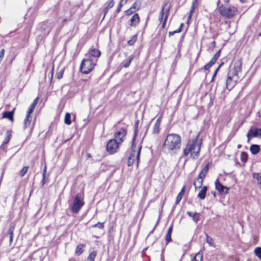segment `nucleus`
<instances>
[{
  "label": "nucleus",
  "instance_id": "nucleus-1",
  "mask_svg": "<svg viewBox=\"0 0 261 261\" xmlns=\"http://www.w3.org/2000/svg\"><path fill=\"white\" fill-rule=\"evenodd\" d=\"M181 142V137L179 134H168L163 144V150L168 153H175L180 149Z\"/></svg>",
  "mask_w": 261,
  "mask_h": 261
},
{
  "label": "nucleus",
  "instance_id": "nucleus-2",
  "mask_svg": "<svg viewBox=\"0 0 261 261\" xmlns=\"http://www.w3.org/2000/svg\"><path fill=\"white\" fill-rule=\"evenodd\" d=\"M202 141L198 139V135L194 138L189 139L183 149L182 156L189 155L190 159L195 160L199 157L201 150Z\"/></svg>",
  "mask_w": 261,
  "mask_h": 261
},
{
  "label": "nucleus",
  "instance_id": "nucleus-3",
  "mask_svg": "<svg viewBox=\"0 0 261 261\" xmlns=\"http://www.w3.org/2000/svg\"><path fill=\"white\" fill-rule=\"evenodd\" d=\"M210 164L211 163H208L203 167V168L198 174L197 177L195 179L193 182V185L195 189L202 188L198 194V198L202 200L205 198L206 192L207 190V188L206 186H203L202 187V186L203 180L208 173Z\"/></svg>",
  "mask_w": 261,
  "mask_h": 261
},
{
  "label": "nucleus",
  "instance_id": "nucleus-4",
  "mask_svg": "<svg viewBox=\"0 0 261 261\" xmlns=\"http://www.w3.org/2000/svg\"><path fill=\"white\" fill-rule=\"evenodd\" d=\"M142 145L140 144L137 147L135 142H131L129 155L127 159V165L128 167L132 166L136 161V167H138L140 163V153L142 149Z\"/></svg>",
  "mask_w": 261,
  "mask_h": 261
},
{
  "label": "nucleus",
  "instance_id": "nucleus-5",
  "mask_svg": "<svg viewBox=\"0 0 261 261\" xmlns=\"http://www.w3.org/2000/svg\"><path fill=\"white\" fill-rule=\"evenodd\" d=\"M219 14L226 19L233 18L239 13V9L237 7L233 5L224 6L221 5L218 8Z\"/></svg>",
  "mask_w": 261,
  "mask_h": 261
},
{
  "label": "nucleus",
  "instance_id": "nucleus-6",
  "mask_svg": "<svg viewBox=\"0 0 261 261\" xmlns=\"http://www.w3.org/2000/svg\"><path fill=\"white\" fill-rule=\"evenodd\" d=\"M84 205L85 201L84 192H82V193H77L75 196L72 204L70 207L71 211L73 214H77Z\"/></svg>",
  "mask_w": 261,
  "mask_h": 261
},
{
  "label": "nucleus",
  "instance_id": "nucleus-7",
  "mask_svg": "<svg viewBox=\"0 0 261 261\" xmlns=\"http://www.w3.org/2000/svg\"><path fill=\"white\" fill-rule=\"evenodd\" d=\"M96 65V63L94 62L91 58L83 59L80 66V71L84 74H87L91 72Z\"/></svg>",
  "mask_w": 261,
  "mask_h": 261
},
{
  "label": "nucleus",
  "instance_id": "nucleus-8",
  "mask_svg": "<svg viewBox=\"0 0 261 261\" xmlns=\"http://www.w3.org/2000/svg\"><path fill=\"white\" fill-rule=\"evenodd\" d=\"M116 140V139H111L107 142L106 149L109 154H114L118 151L121 144Z\"/></svg>",
  "mask_w": 261,
  "mask_h": 261
},
{
  "label": "nucleus",
  "instance_id": "nucleus-9",
  "mask_svg": "<svg viewBox=\"0 0 261 261\" xmlns=\"http://www.w3.org/2000/svg\"><path fill=\"white\" fill-rule=\"evenodd\" d=\"M127 126L125 125L118 129L114 134L113 139H117L116 141L122 144L125 140L127 134Z\"/></svg>",
  "mask_w": 261,
  "mask_h": 261
},
{
  "label": "nucleus",
  "instance_id": "nucleus-10",
  "mask_svg": "<svg viewBox=\"0 0 261 261\" xmlns=\"http://www.w3.org/2000/svg\"><path fill=\"white\" fill-rule=\"evenodd\" d=\"M242 59H240L234 62V66L232 69V72L230 74L232 76H235V79L238 81L239 79V73L242 72Z\"/></svg>",
  "mask_w": 261,
  "mask_h": 261
},
{
  "label": "nucleus",
  "instance_id": "nucleus-11",
  "mask_svg": "<svg viewBox=\"0 0 261 261\" xmlns=\"http://www.w3.org/2000/svg\"><path fill=\"white\" fill-rule=\"evenodd\" d=\"M247 142H249L250 140L253 138H261V128H251L247 134Z\"/></svg>",
  "mask_w": 261,
  "mask_h": 261
},
{
  "label": "nucleus",
  "instance_id": "nucleus-12",
  "mask_svg": "<svg viewBox=\"0 0 261 261\" xmlns=\"http://www.w3.org/2000/svg\"><path fill=\"white\" fill-rule=\"evenodd\" d=\"M141 18L138 13H135L129 20V25L130 27L136 28L140 22Z\"/></svg>",
  "mask_w": 261,
  "mask_h": 261
},
{
  "label": "nucleus",
  "instance_id": "nucleus-13",
  "mask_svg": "<svg viewBox=\"0 0 261 261\" xmlns=\"http://www.w3.org/2000/svg\"><path fill=\"white\" fill-rule=\"evenodd\" d=\"M216 189L222 194L223 193L227 194L229 191V188L223 186L218 179H217L215 183Z\"/></svg>",
  "mask_w": 261,
  "mask_h": 261
},
{
  "label": "nucleus",
  "instance_id": "nucleus-14",
  "mask_svg": "<svg viewBox=\"0 0 261 261\" xmlns=\"http://www.w3.org/2000/svg\"><path fill=\"white\" fill-rule=\"evenodd\" d=\"M237 81L235 79V76L229 74L226 81V86L227 89L230 90L235 86Z\"/></svg>",
  "mask_w": 261,
  "mask_h": 261
},
{
  "label": "nucleus",
  "instance_id": "nucleus-15",
  "mask_svg": "<svg viewBox=\"0 0 261 261\" xmlns=\"http://www.w3.org/2000/svg\"><path fill=\"white\" fill-rule=\"evenodd\" d=\"M173 223H171L169 227L167 233L166 234L165 239L166 241V245H167L169 243L171 242L172 241V238H171V234L173 231Z\"/></svg>",
  "mask_w": 261,
  "mask_h": 261
},
{
  "label": "nucleus",
  "instance_id": "nucleus-16",
  "mask_svg": "<svg viewBox=\"0 0 261 261\" xmlns=\"http://www.w3.org/2000/svg\"><path fill=\"white\" fill-rule=\"evenodd\" d=\"M162 119V115L160 116L154 125L152 129V133L154 134H158L160 132V125Z\"/></svg>",
  "mask_w": 261,
  "mask_h": 261
},
{
  "label": "nucleus",
  "instance_id": "nucleus-17",
  "mask_svg": "<svg viewBox=\"0 0 261 261\" xmlns=\"http://www.w3.org/2000/svg\"><path fill=\"white\" fill-rule=\"evenodd\" d=\"M197 2V0H194L192 3V7H191V10L190 11L189 16H188V18H187V24L188 25L190 23V21L191 20L193 14L195 10Z\"/></svg>",
  "mask_w": 261,
  "mask_h": 261
},
{
  "label": "nucleus",
  "instance_id": "nucleus-18",
  "mask_svg": "<svg viewBox=\"0 0 261 261\" xmlns=\"http://www.w3.org/2000/svg\"><path fill=\"white\" fill-rule=\"evenodd\" d=\"M90 57L99 58L101 55V51L97 48H91L88 50Z\"/></svg>",
  "mask_w": 261,
  "mask_h": 261
},
{
  "label": "nucleus",
  "instance_id": "nucleus-19",
  "mask_svg": "<svg viewBox=\"0 0 261 261\" xmlns=\"http://www.w3.org/2000/svg\"><path fill=\"white\" fill-rule=\"evenodd\" d=\"M15 228V224H12L8 230V234L9 236V245H11L13 242V236H14V231Z\"/></svg>",
  "mask_w": 261,
  "mask_h": 261
},
{
  "label": "nucleus",
  "instance_id": "nucleus-20",
  "mask_svg": "<svg viewBox=\"0 0 261 261\" xmlns=\"http://www.w3.org/2000/svg\"><path fill=\"white\" fill-rule=\"evenodd\" d=\"M86 245L83 244H80L77 245L75 250V254L77 256L81 255L84 251Z\"/></svg>",
  "mask_w": 261,
  "mask_h": 261
},
{
  "label": "nucleus",
  "instance_id": "nucleus-21",
  "mask_svg": "<svg viewBox=\"0 0 261 261\" xmlns=\"http://www.w3.org/2000/svg\"><path fill=\"white\" fill-rule=\"evenodd\" d=\"M115 5V1L114 0H109V3H108L107 6L103 10V16L102 17V19L105 18L106 17V15L108 13L109 10L111 9L114 7Z\"/></svg>",
  "mask_w": 261,
  "mask_h": 261
},
{
  "label": "nucleus",
  "instance_id": "nucleus-22",
  "mask_svg": "<svg viewBox=\"0 0 261 261\" xmlns=\"http://www.w3.org/2000/svg\"><path fill=\"white\" fill-rule=\"evenodd\" d=\"M14 110L11 111H5L3 113V118H7L11 121H14Z\"/></svg>",
  "mask_w": 261,
  "mask_h": 261
},
{
  "label": "nucleus",
  "instance_id": "nucleus-23",
  "mask_svg": "<svg viewBox=\"0 0 261 261\" xmlns=\"http://www.w3.org/2000/svg\"><path fill=\"white\" fill-rule=\"evenodd\" d=\"M168 2H166L164 4V5L162 7L161 10L159 15L158 19L160 23H161L164 20V17L166 13V12H165V8L166 6L168 5Z\"/></svg>",
  "mask_w": 261,
  "mask_h": 261
},
{
  "label": "nucleus",
  "instance_id": "nucleus-24",
  "mask_svg": "<svg viewBox=\"0 0 261 261\" xmlns=\"http://www.w3.org/2000/svg\"><path fill=\"white\" fill-rule=\"evenodd\" d=\"M187 214L189 217L192 218L195 222L197 223L199 220L200 214L199 213L188 211Z\"/></svg>",
  "mask_w": 261,
  "mask_h": 261
},
{
  "label": "nucleus",
  "instance_id": "nucleus-25",
  "mask_svg": "<svg viewBox=\"0 0 261 261\" xmlns=\"http://www.w3.org/2000/svg\"><path fill=\"white\" fill-rule=\"evenodd\" d=\"M32 121V116L25 115L23 121V127L24 129L28 128L30 127L31 122Z\"/></svg>",
  "mask_w": 261,
  "mask_h": 261
},
{
  "label": "nucleus",
  "instance_id": "nucleus-26",
  "mask_svg": "<svg viewBox=\"0 0 261 261\" xmlns=\"http://www.w3.org/2000/svg\"><path fill=\"white\" fill-rule=\"evenodd\" d=\"M185 190H186V186H184L181 189L180 192L178 193V194L176 197V202H175L176 204H179V203L181 200L183 195L185 194Z\"/></svg>",
  "mask_w": 261,
  "mask_h": 261
},
{
  "label": "nucleus",
  "instance_id": "nucleus-27",
  "mask_svg": "<svg viewBox=\"0 0 261 261\" xmlns=\"http://www.w3.org/2000/svg\"><path fill=\"white\" fill-rule=\"evenodd\" d=\"M141 6V2L139 0H136L135 2L132 5L130 8L135 10V12L138 11Z\"/></svg>",
  "mask_w": 261,
  "mask_h": 261
},
{
  "label": "nucleus",
  "instance_id": "nucleus-28",
  "mask_svg": "<svg viewBox=\"0 0 261 261\" xmlns=\"http://www.w3.org/2000/svg\"><path fill=\"white\" fill-rule=\"evenodd\" d=\"M250 150L252 154H256L260 151V147L258 145L252 144L250 147Z\"/></svg>",
  "mask_w": 261,
  "mask_h": 261
},
{
  "label": "nucleus",
  "instance_id": "nucleus-29",
  "mask_svg": "<svg viewBox=\"0 0 261 261\" xmlns=\"http://www.w3.org/2000/svg\"><path fill=\"white\" fill-rule=\"evenodd\" d=\"M97 252L96 251H93L89 254L85 261H94L96 257Z\"/></svg>",
  "mask_w": 261,
  "mask_h": 261
},
{
  "label": "nucleus",
  "instance_id": "nucleus-30",
  "mask_svg": "<svg viewBox=\"0 0 261 261\" xmlns=\"http://www.w3.org/2000/svg\"><path fill=\"white\" fill-rule=\"evenodd\" d=\"M170 7H169L166 10L165 13V15L164 17V20L161 22V29H164L166 27V24L167 23V19L168 17V16L169 15V11H170Z\"/></svg>",
  "mask_w": 261,
  "mask_h": 261
},
{
  "label": "nucleus",
  "instance_id": "nucleus-31",
  "mask_svg": "<svg viewBox=\"0 0 261 261\" xmlns=\"http://www.w3.org/2000/svg\"><path fill=\"white\" fill-rule=\"evenodd\" d=\"M12 137L11 132L10 130H7L6 132V137L3 142L2 145H5L7 144L10 141Z\"/></svg>",
  "mask_w": 261,
  "mask_h": 261
},
{
  "label": "nucleus",
  "instance_id": "nucleus-32",
  "mask_svg": "<svg viewBox=\"0 0 261 261\" xmlns=\"http://www.w3.org/2000/svg\"><path fill=\"white\" fill-rule=\"evenodd\" d=\"M248 159V153L245 151H242L240 154V160L243 163H246Z\"/></svg>",
  "mask_w": 261,
  "mask_h": 261
},
{
  "label": "nucleus",
  "instance_id": "nucleus-33",
  "mask_svg": "<svg viewBox=\"0 0 261 261\" xmlns=\"http://www.w3.org/2000/svg\"><path fill=\"white\" fill-rule=\"evenodd\" d=\"M138 125H139V120H137L135 122V128L134 132V135L132 140V142H136L137 136L138 135Z\"/></svg>",
  "mask_w": 261,
  "mask_h": 261
},
{
  "label": "nucleus",
  "instance_id": "nucleus-34",
  "mask_svg": "<svg viewBox=\"0 0 261 261\" xmlns=\"http://www.w3.org/2000/svg\"><path fill=\"white\" fill-rule=\"evenodd\" d=\"M128 0H120V2L118 4V7L116 9V13H119L121 11V8L122 6L126 4Z\"/></svg>",
  "mask_w": 261,
  "mask_h": 261
},
{
  "label": "nucleus",
  "instance_id": "nucleus-35",
  "mask_svg": "<svg viewBox=\"0 0 261 261\" xmlns=\"http://www.w3.org/2000/svg\"><path fill=\"white\" fill-rule=\"evenodd\" d=\"M253 177L257 180V184L261 189V173H255L253 174Z\"/></svg>",
  "mask_w": 261,
  "mask_h": 261
},
{
  "label": "nucleus",
  "instance_id": "nucleus-36",
  "mask_svg": "<svg viewBox=\"0 0 261 261\" xmlns=\"http://www.w3.org/2000/svg\"><path fill=\"white\" fill-rule=\"evenodd\" d=\"M138 39V35H134L131 39L127 41V44L130 46H133Z\"/></svg>",
  "mask_w": 261,
  "mask_h": 261
},
{
  "label": "nucleus",
  "instance_id": "nucleus-37",
  "mask_svg": "<svg viewBox=\"0 0 261 261\" xmlns=\"http://www.w3.org/2000/svg\"><path fill=\"white\" fill-rule=\"evenodd\" d=\"M221 50L219 49L213 56V57L211 59V61L213 62L214 64L216 63L217 60L220 56Z\"/></svg>",
  "mask_w": 261,
  "mask_h": 261
},
{
  "label": "nucleus",
  "instance_id": "nucleus-38",
  "mask_svg": "<svg viewBox=\"0 0 261 261\" xmlns=\"http://www.w3.org/2000/svg\"><path fill=\"white\" fill-rule=\"evenodd\" d=\"M202 254L198 252L195 254L191 261H202Z\"/></svg>",
  "mask_w": 261,
  "mask_h": 261
},
{
  "label": "nucleus",
  "instance_id": "nucleus-39",
  "mask_svg": "<svg viewBox=\"0 0 261 261\" xmlns=\"http://www.w3.org/2000/svg\"><path fill=\"white\" fill-rule=\"evenodd\" d=\"M105 222H98L96 224H93L92 226V227L93 228L97 227L99 229H103L105 228Z\"/></svg>",
  "mask_w": 261,
  "mask_h": 261
},
{
  "label": "nucleus",
  "instance_id": "nucleus-40",
  "mask_svg": "<svg viewBox=\"0 0 261 261\" xmlns=\"http://www.w3.org/2000/svg\"><path fill=\"white\" fill-rule=\"evenodd\" d=\"M70 114L68 113H67L65 114V118H64V123L67 125H70L71 123V121L70 120Z\"/></svg>",
  "mask_w": 261,
  "mask_h": 261
},
{
  "label": "nucleus",
  "instance_id": "nucleus-41",
  "mask_svg": "<svg viewBox=\"0 0 261 261\" xmlns=\"http://www.w3.org/2000/svg\"><path fill=\"white\" fill-rule=\"evenodd\" d=\"M254 252L255 255L261 260V247H257L254 249Z\"/></svg>",
  "mask_w": 261,
  "mask_h": 261
},
{
  "label": "nucleus",
  "instance_id": "nucleus-42",
  "mask_svg": "<svg viewBox=\"0 0 261 261\" xmlns=\"http://www.w3.org/2000/svg\"><path fill=\"white\" fill-rule=\"evenodd\" d=\"M134 58V57L133 56H129L128 61L123 64V66L125 68H128L130 66Z\"/></svg>",
  "mask_w": 261,
  "mask_h": 261
},
{
  "label": "nucleus",
  "instance_id": "nucleus-43",
  "mask_svg": "<svg viewBox=\"0 0 261 261\" xmlns=\"http://www.w3.org/2000/svg\"><path fill=\"white\" fill-rule=\"evenodd\" d=\"M206 236V242L208 245L211 246H213L214 244V240L213 239L210 237L207 233H205Z\"/></svg>",
  "mask_w": 261,
  "mask_h": 261
},
{
  "label": "nucleus",
  "instance_id": "nucleus-44",
  "mask_svg": "<svg viewBox=\"0 0 261 261\" xmlns=\"http://www.w3.org/2000/svg\"><path fill=\"white\" fill-rule=\"evenodd\" d=\"M46 172H47V167L46 165H45L44 169H43V174H42V185H44L46 183L45 177H46Z\"/></svg>",
  "mask_w": 261,
  "mask_h": 261
},
{
  "label": "nucleus",
  "instance_id": "nucleus-45",
  "mask_svg": "<svg viewBox=\"0 0 261 261\" xmlns=\"http://www.w3.org/2000/svg\"><path fill=\"white\" fill-rule=\"evenodd\" d=\"M135 13H136V12H135V10L130 7L124 11L125 15L127 16L131 15H133Z\"/></svg>",
  "mask_w": 261,
  "mask_h": 261
},
{
  "label": "nucleus",
  "instance_id": "nucleus-46",
  "mask_svg": "<svg viewBox=\"0 0 261 261\" xmlns=\"http://www.w3.org/2000/svg\"><path fill=\"white\" fill-rule=\"evenodd\" d=\"M29 166H24L20 171L19 175L21 177H23L28 172Z\"/></svg>",
  "mask_w": 261,
  "mask_h": 261
},
{
  "label": "nucleus",
  "instance_id": "nucleus-47",
  "mask_svg": "<svg viewBox=\"0 0 261 261\" xmlns=\"http://www.w3.org/2000/svg\"><path fill=\"white\" fill-rule=\"evenodd\" d=\"M64 72V69H62L59 72H58L57 73L56 76H57V79L58 80H61L63 77Z\"/></svg>",
  "mask_w": 261,
  "mask_h": 261
},
{
  "label": "nucleus",
  "instance_id": "nucleus-48",
  "mask_svg": "<svg viewBox=\"0 0 261 261\" xmlns=\"http://www.w3.org/2000/svg\"><path fill=\"white\" fill-rule=\"evenodd\" d=\"M214 64H215L210 60L208 63L204 66L203 69L204 70H207Z\"/></svg>",
  "mask_w": 261,
  "mask_h": 261
},
{
  "label": "nucleus",
  "instance_id": "nucleus-49",
  "mask_svg": "<svg viewBox=\"0 0 261 261\" xmlns=\"http://www.w3.org/2000/svg\"><path fill=\"white\" fill-rule=\"evenodd\" d=\"M35 108L34 107L30 106L29 108V109L27 111V114L26 115H29V116H31V114L33 113V112H34V110H35Z\"/></svg>",
  "mask_w": 261,
  "mask_h": 261
},
{
  "label": "nucleus",
  "instance_id": "nucleus-50",
  "mask_svg": "<svg viewBox=\"0 0 261 261\" xmlns=\"http://www.w3.org/2000/svg\"><path fill=\"white\" fill-rule=\"evenodd\" d=\"M38 100H39V97H37L33 101V102L32 103V104L30 105L34 108L36 107L38 102Z\"/></svg>",
  "mask_w": 261,
  "mask_h": 261
},
{
  "label": "nucleus",
  "instance_id": "nucleus-51",
  "mask_svg": "<svg viewBox=\"0 0 261 261\" xmlns=\"http://www.w3.org/2000/svg\"><path fill=\"white\" fill-rule=\"evenodd\" d=\"M54 65L53 64L52 68H51V71H50V82H52L53 76H54Z\"/></svg>",
  "mask_w": 261,
  "mask_h": 261
},
{
  "label": "nucleus",
  "instance_id": "nucleus-52",
  "mask_svg": "<svg viewBox=\"0 0 261 261\" xmlns=\"http://www.w3.org/2000/svg\"><path fill=\"white\" fill-rule=\"evenodd\" d=\"M5 50L4 48H3L0 51V61H2L4 58L5 54Z\"/></svg>",
  "mask_w": 261,
  "mask_h": 261
},
{
  "label": "nucleus",
  "instance_id": "nucleus-53",
  "mask_svg": "<svg viewBox=\"0 0 261 261\" xmlns=\"http://www.w3.org/2000/svg\"><path fill=\"white\" fill-rule=\"evenodd\" d=\"M184 25V24L183 23H181L179 28L176 30L178 33H179L182 31Z\"/></svg>",
  "mask_w": 261,
  "mask_h": 261
},
{
  "label": "nucleus",
  "instance_id": "nucleus-54",
  "mask_svg": "<svg viewBox=\"0 0 261 261\" xmlns=\"http://www.w3.org/2000/svg\"><path fill=\"white\" fill-rule=\"evenodd\" d=\"M176 33H178L176 30H174L173 31H170L168 33L169 37H171V36H173Z\"/></svg>",
  "mask_w": 261,
  "mask_h": 261
},
{
  "label": "nucleus",
  "instance_id": "nucleus-55",
  "mask_svg": "<svg viewBox=\"0 0 261 261\" xmlns=\"http://www.w3.org/2000/svg\"><path fill=\"white\" fill-rule=\"evenodd\" d=\"M67 21V18H65L63 19V21H62V24L61 25V27H60V29H61L63 26H64V24L66 22V21Z\"/></svg>",
  "mask_w": 261,
  "mask_h": 261
},
{
  "label": "nucleus",
  "instance_id": "nucleus-56",
  "mask_svg": "<svg viewBox=\"0 0 261 261\" xmlns=\"http://www.w3.org/2000/svg\"><path fill=\"white\" fill-rule=\"evenodd\" d=\"M42 27H47V21H44L41 23Z\"/></svg>",
  "mask_w": 261,
  "mask_h": 261
},
{
  "label": "nucleus",
  "instance_id": "nucleus-57",
  "mask_svg": "<svg viewBox=\"0 0 261 261\" xmlns=\"http://www.w3.org/2000/svg\"><path fill=\"white\" fill-rule=\"evenodd\" d=\"M220 68V66H218V67L216 68V69L215 70V72H214V73H215V75H217V74L218 72L219 71V70Z\"/></svg>",
  "mask_w": 261,
  "mask_h": 261
},
{
  "label": "nucleus",
  "instance_id": "nucleus-58",
  "mask_svg": "<svg viewBox=\"0 0 261 261\" xmlns=\"http://www.w3.org/2000/svg\"><path fill=\"white\" fill-rule=\"evenodd\" d=\"M216 76V75H215V73H214V74H213V75L212 76V79L211 80V82H213L214 81L215 78Z\"/></svg>",
  "mask_w": 261,
  "mask_h": 261
},
{
  "label": "nucleus",
  "instance_id": "nucleus-59",
  "mask_svg": "<svg viewBox=\"0 0 261 261\" xmlns=\"http://www.w3.org/2000/svg\"><path fill=\"white\" fill-rule=\"evenodd\" d=\"M86 156L87 159H90L92 158V155L90 153H87L86 154Z\"/></svg>",
  "mask_w": 261,
  "mask_h": 261
},
{
  "label": "nucleus",
  "instance_id": "nucleus-60",
  "mask_svg": "<svg viewBox=\"0 0 261 261\" xmlns=\"http://www.w3.org/2000/svg\"><path fill=\"white\" fill-rule=\"evenodd\" d=\"M212 45L213 46V47L214 48L216 47V42L215 41H213L212 42Z\"/></svg>",
  "mask_w": 261,
  "mask_h": 261
},
{
  "label": "nucleus",
  "instance_id": "nucleus-61",
  "mask_svg": "<svg viewBox=\"0 0 261 261\" xmlns=\"http://www.w3.org/2000/svg\"><path fill=\"white\" fill-rule=\"evenodd\" d=\"M230 0H223L224 3L228 4L229 3Z\"/></svg>",
  "mask_w": 261,
  "mask_h": 261
},
{
  "label": "nucleus",
  "instance_id": "nucleus-62",
  "mask_svg": "<svg viewBox=\"0 0 261 261\" xmlns=\"http://www.w3.org/2000/svg\"><path fill=\"white\" fill-rule=\"evenodd\" d=\"M247 0H240L241 3H245L246 2Z\"/></svg>",
  "mask_w": 261,
  "mask_h": 261
},
{
  "label": "nucleus",
  "instance_id": "nucleus-63",
  "mask_svg": "<svg viewBox=\"0 0 261 261\" xmlns=\"http://www.w3.org/2000/svg\"><path fill=\"white\" fill-rule=\"evenodd\" d=\"M224 64V63L223 62H222L220 64V65H219V66H220V68Z\"/></svg>",
  "mask_w": 261,
  "mask_h": 261
},
{
  "label": "nucleus",
  "instance_id": "nucleus-64",
  "mask_svg": "<svg viewBox=\"0 0 261 261\" xmlns=\"http://www.w3.org/2000/svg\"><path fill=\"white\" fill-rule=\"evenodd\" d=\"M258 36L259 37L261 36V32L258 34Z\"/></svg>",
  "mask_w": 261,
  "mask_h": 261
}]
</instances>
